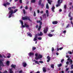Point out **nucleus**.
Segmentation results:
<instances>
[{
	"mask_svg": "<svg viewBox=\"0 0 73 73\" xmlns=\"http://www.w3.org/2000/svg\"><path fill=\"white\" fill-rule=\"evenodd\" d=\"M11 57V55H8L7 56V58H10Z\"/></svg>",
	"mask_w": 73,
	"mask_h": 73,
	"instance_id": "nucleus-61",
	"label": "nucleus"
},
{
	"mask_svg": "<svg viewBox=\"0 0 73 73\" xmlns=\"http://www.w3.org/2000/svg\"><path fill=\"white\" fill-rule=\"evenodd\" d=\"M2 56L3 57H4V58H7V57L6 56H5V55L3 54V55H2Z\"/></svg>",
	"mask_w": 73,
	"mask_h": 73,
	"instance_id": "nucleus-55",
	"label": "nucleus"
},
{
	"mask_svg": "<svg viewBox=\"0 0 73 73\" xmlns=\"http://www.w3.org/2000/svg\"><path fill=\"white\" fill-rule=\"evenodd\" d=\"M19 2L21 4L22 3V0H19Z\"/></svg>",
	"mask_w": 73,
	"mask_h": 73,
	"instance_id": "nucleus-57",
	"label": "nucleus"
},
{
	"mask_svg": "<svg viewBox=\"0 0 73 73\" xmlns=\"http://www.w3.org/2000/svg\"><path fill=\"white\" fill-rule=\"evenodd\" d=\"M0 58H3V56L0 54Z\"/></svg>",
	"mask_w": 73,
	"mask_h": 73,
	"instance_id": "nucleus-63",
	"label": "nucleus"
},
{
	"mask_svg": "<svg viewBox=\"0 0 73 73\" xmlns=\"http://www.w3.org/2000/svg\"><path fill=\"white\" fill-rule=\"evenodd\" d=\"M38 62H40V63L41 64H43L44 63V62L42 61H40Z\"/></svg>",
	"mask_w": 73,
	"mask_h": 73,
	"instance_id": "nucleus-42",
	"label": "nucleus"
},
{
	"mask_svg": "<svg viewBox=\"0 0 73 73\" xmlns=\"http://www.w3.org/2000/svg\"><path fill=\"white\" fill-rule=\"evenodd\" d=\"M18 11V9H15L14 11V12L13 10H11V11H13V13H16Z\"/></svg>",
	"mask_w": 73,
	"mask_h": 73,
	"instance_id": "nucleus-13",
	"label": "nucleus"
},
{
	"mask_svg": "<svg viewBox=\"0 0 73 73\" xmlns=\"http://www.w3.org/2000/svg\"><path fill=\"white\" fill-rule=\"evenodd\" d=\"M71 12H70L69 13L68 15V17H71Z\"/></svg>",
	"mask_w": 73,
	"mask_h": 73,
	"instance_id": "nucleus-27",
	"label": "nucleus"
},
{
	"mask_svg": "<svg viewBox=\"0 0 73 73\" xmlns=\"http://www.w3.org/2000/svg\"><path fill=\"white\" fill-rule=\"evenodd\" d=\"M0 73H8V71L7 70H5V71H4L3 73H2V72L0 71Z\"/></svg>",
	"mask_w": 73,
	"mask_h": 73,
	"instance_id": "nucleus-33",
	"label": "nucleus"
},
{
	"mask_svg": "<svg viewBox=\"0 0 73 73\" xmlns=\"http://www.w3.org/2000/svg\"><path fill=\"white\" fill-rule=\"evenodd\" d=\"M48 36L49 37H51L53 36V35L49 33V34H48Z\"/></svg>",
	"mask_w": 73,
	"mask_h": 73,
	"instance_id": "nucleus-21",
	"label": "nucleus"
},
{
	"mask_svg": "<svg viewBox=\"0 0 73 73\" xmlns=\"http://www.w3.org/2000/svg\"><path fill=\"white\" fill-rule=\"evenodd\" d=\"M38 40H42V38L41 37H39L38 38Z\"/></svg>",
	"mask_w": 73,
	"mask_h": 73,
	"instance_id": "nucleus-40",
	"label": "nucleus"
},
{
	"mask_svg": "<svg viewBox=\"0 0 73 73\" xmlns=\"http://www.w3.org/2000/svg\"><path fill=\"white\" fill-rule=\"evenodd\" d=\"M29 25L25 23L24 24V25H22V28H25V27H26V28H28L29 27Z\"/></svg>",
	"mask_w": 73,
	"mask_h": 73,
	"instance_id": "nucleus-5",
	"label": "nucleus"
},
{
	"mask_svg": "<svg viewBox=\"0 0 73 73\" xmlns=\"http://www.w3.org/2000/svg\"><path fill=\"white\" fill-rule=\"evenodd\" d=\"M47 1H48V3L49 4H50V5H51V4H52V3H52V1L47 0Z\"/></svg>",
	"mask_w": 73,
	"mask_h": 73,
	"instance_id": "nucleus-15",
	"label": "nucleus"
},
{
	"mask_svg": "<svg viewBox=\"0 0 73 73\" xmlns=\"http://www.w3.org/2000/svg\"><path fill=\"white\" fill-rule=\"evenodd\" d=\"M11 8H12V9H15V8H16V7H11Z\"/></svg>",
	"mask_w": 73,
	"mask_h": 73,
	"instance_id": "nucleus-59",
	"label": "nucleus"
},
{
	"mask_svg": "<svg viewBox=\"0 0 73 73\" xmlns=\"http://www.w3.org/2000/svg\"><path fill=\"white\" fill-rule=\"evenodd\" d=\"M50 59H48L47 60V62H49V61H50Z\"/></svg>",
	"mask_w": 73,
	"mask_h": 73,
	"instance_id": "nucleus-49",
	"label": "nucleus"
},
{
	"mask_svg": "<svg viewBox=\"0 0 73 73\" xmlns=\"http://www.w3.org/2000/svg\"><path fill=\"white\" fill-rule=\"evenodd\" d=\"M46 7L47 9H49V6L48 5V3H47L46 5Z\"/></svg>",
	"mask_w": 73,
	"mask_h": 73,
	"instance_id": "nucleus-26",
	"label": "nucleus"
},
{
	"mask_svg": "<svg viewBox=\"0 0 73 73\" xmlns=\"http://www.w3.org/2000/svg\"><path fill=\"white\" fill-rule=\"evenodd\" d=\"M69 24H68L66 26V28H65V29H66V28H69Z\"/></svg>",
	"mask_w": 73,
	"mask_h": 73,
	"instance_id": "nucleus-30",
	"label": "nucleus"
},
{
	"mask_svg": "<svg viewBox=\"0 0 73 73\" xmlns=\"http://www.w3.org/2000/svg\"><path fill=\"white\" fill-rule=\"evenodd\" d=\"M7 3H4L3 4V6H4L5 7H7Z\"/></svg>",
	"mask_w": 73,
	"mask_h": 73,
	"instance_id": "nucleus-37",
	"label": "nucleus"
},
{
	"mask_svg": "<svg viewBox=\"0 0 73 73\" xmlns=\"http://www.w3.org/2000/svg\"><path fill=\"white\" fill-rule=\"evenodd\" d=\"M20 23H21V25H23V21H22L21 20H20Z\"/></svg>",
	"mask_w": 73,
	"mask_h": 73,
	"instance_id": "nucleus-32",
	"label": "nucleus"
},
{
	"mask_svg": "<svg viewBox=\"0 0 73 73\" xmlns=\"http://www.w3.org/2000/svg\"><path fill=\"white\" fill-rule=\"evenodd\" d=\"M46 13L47 14V17H48V16H49V13L48 12V10H46Z\"/></svg>",
	"mask_w": 73,
	"mask_h": 73,
	"instance_id": "nucleus-22",
	"label": "nucleus"
},
{
	"mask_svg": "<svg viewBox=\"0 0 73 73\" xmlns=\"http://www.w3.org/2000/svg\"><path fill=\"white\" fill-rule=\"evenodd\" d=\"M40 13L41 14L43 13H44V11H42L40 12Z\"/></svg>",
	"mask_w": 73,
	"mask_h": 73,
	"instance_id": "nucleus-60",
	"label": "nucleus"
},
{
	"mask_svg": "<svg viewBox=\"0 0 73 73\" xmlns=\"http://www.w3.org/2000/svg\"><path fill=\"white\" fill-rule=\"evenodd\" d=\"M27 35H28L29 36H30V37H32V35L30 33H27Z\"/></svg>",
	"mask_w": 73,
	"mask_h": 73,
	"instance_id": "nucleus-20",
	"label": "nucleus"
},
{
	"mask_svg": "<svg viewBox=\"0 0 73 73\" xmlns=\"http://www.w3.org/2000/svg\"><path fill=\"white\" fill-rule=\"evenodd\" d=\"M31 3H36V0H32L31 1Z\"/></svg>",
	"mask_w": 73,
	"mask_h": 73,
	"instance_id": "nucleus-23",
	"label": "nucleus"
},
{
	"mask_svg": "<svg viewBox=\"0 0 73 73\" xmlns=\"http://www.w3.org/2000/svg\"><path fill=\"white\" fill-rule=\"evenodd\" d=\"M68 70H69V68H67L66 69V72H67V71H68Z\"/></svg>",
	"mask_w": 73,
	"mask_h": 73,
	"instance_id": "nucleus-56",
	"label": "nucleus"
},
{
	"mask_svg": "<svg viewBox=\"0 0 73 73\" xmlns=\"http://www.w3.org/2000/svg\"><path fill=\"white\" fill-rule=\"evenodd\" d=\"M66 5H64V9H66Z\"/></svg>",
	"mask_w": 73,
	"mask_h": 73,
	"instance_id": "nucleus-43",
	"label": "nucleus"
},
{
	"mask_svg": "<svg viewBox=\"0 0 73 73\" xmlns=\"http://www.w3.org/2000/svg\"><path fill=\"white\" fill-rule=\"evenodd\" d=\"M48 31V27H46V29H44L43 30V32L44 34H46V33H47V32Z\"/></svg>",
	"mask_w": 73,
	"mask_h": 73,
	"instance_id": "nucleus-6",
	"label": "nucleus"
},
{
	"mask_svg": "<svg viewBox=\"0 0 73 73\" xmlns=\"http://www.w3.org/2000/svg\"><path fill=\"white\" fill-rule=\"evenodd\" d=\"M33 41H37V38H34Z\"/></svg>",
	"mask_w": 73,
	"mask_h": 73,
	"instance_id": "nucleus-35",
	"label": "nucleus"
},
{
	"mask_svg": "<svg viewBox=\"0 0 73 73\" xmlns=\"http://www.w3.org/2000/svg\"><path fill=\"white\" fill-rule=\"evenodd\" d=\"M70 20H73V17H71V18L70 19Z\"/></svg>",
	"mask_w": 73,
	"mask_h": 73,
	"instance_id": "nucleus-51",
	"label": "nucleus"
},
{
	"mask_svg": "<svg viewBox=\"0 0 73 73\" xmlns=\"http://www.w3.org/2000/svg\"><path fill=\"white\" fill-rule=\"evenodd\" d=\"M64 59H62L61 60V62L62 63V62H64Z\"/></svg>",
	"mask_w": 73,
	"mask_h": 73,
	"instance_id": "nucleus-50",
	"label": "nucleus"
},
{
	"mask_svg": "<svg viewBox=\"0 0 73 73\" xmlns=\"http://www.w3.org/2000/svg\"><path fill=\"white\" fill-rule=\"evenodd\" d=\"M33 16H35V17L36 16V12H35V11H34V13L33 15Z\"/></svg>",
	"mask_w": 73,
	"mask_h": 73,
	"instance_id": "nucleus-36",
	"label": "nucleus"
},
{
	"mask_svg": "<svg viewBox=\"0 0 73 73\" xmlns=\"http://www.w3.org/2000/svg\"><path fill=\"white\" fill-rule=\"evenodd\" d=\"M70 60V58H69L68 59H67V61H68L69 60V62H70V65H72V62H73V61H72V60Z\"/></svg>",
	"mask_w": 73,
	"mask_h": 73,
	"instance_id": "nucleus-7",
	"label": "nucleus"
},
{
	"mask_svg": "<svg viewBox=\"0 0 73 73\" xmlns=\"http://www.w3.org/2000/svg\"><path fill=\"white\" fill-rule=\"evenodd\" d=\"M35 56H36V57H38L37 56H38V54L36 53L35 54Z\"/></svg>",
	"mask_w": 73,
	"mask_h": 73,
	"instance_id": "nucleus-44",
	"label": "nucleus"
},
{
	"mask_svg": "<svg viewBox=\"0 0 73 73\" xmlns=\"http://www.w3.org/2000/svg\"><path fill=\"white\" fill-rule=\"evenodd\" d=\"M58 66L59 67V68H60V67L61 66H62V64L61 63L60 64H58Z\"/></svg>",
	"mask_w": 73,
	"mask_h": 73,
	"instance_id": "nucleus-31",
	"label": "nucleus"
},
{
	"mask_svg": "<svg viewBox=\"0 0 73 73\" xmlns=\"http://www.w3.org/2000/svg\"><path fill=\"white\" fill-rule=\"evenodd\" d=\"M9 13H11L10 15H9V18H10L12 17V14H13V11H9Z\"/></svg>",
	"mask_w": 73,
	"mask_h": 73,
	"instance_id": "nucleus-9",
	"label": "nucleus"
},
{
	"mask_svg": "<svg viewBox=\"0 0 73 73\" xmlns=\"http://www.w3.org/2000/svg\"><path fill=\"white\" fill-rule=\"evenodd\" d=\"M37 23H40V24L39 26V27L38 28V31H40L41 30V25H42V23L41 21H36Z\"/></svg>",
	"mask_w": 73,
	"mask_h": 73,
	"instance_id": "nucleus-1",
	"label": "nucleus"
},
{
	"mask_svg": "<svg viewBox=\"0 0 73 73\" xmlns=\"http://www.w3.org/2000/svg\"><path fill=\"white\" fill-rule=\"evenodd\" d=\"M1 66H4L3 62H2L1 60H0V68H1Z\"/></svg>",
	"mask_w": 73,
	"mask_h": 73,
	"instance_id": "nucleus-8",
	"label": "nucleus"
},
{
	"mask_svg": "<svg viewBox=\"0 0 73 73\" xmlns=\"http://www.w3.org/2000/svg\"><path fill=\"white\" fill-rule=\"evenodd\" d=\"M25 9H28V6H26L25 8Z\"/></svg>",
	"mask_w": 73,
	"mask_h": 73,
	"instance_id": "nucleus-52",
	"label": "nucleus"
},
{
	"mask_svg": "<svg viewBox=\"0 0 73 73\" xmlns=\"http://www.w3.org/2000/svg\"><path fill=\"white\" fill-rule=\"evenodd\" d=\"M60 50V48H58V47H57V51H59Z\"/></svg>",
	"mask_w": 73,
	"mask_h": 73,
	"instance_id": "nucleus-53",
	"label": "nucleus"
},
{
	"mask_svg": "<svg viewBox=\"0 0 73 73\" xmlns=\"http://www.w3.org/2000/svg\"><path fill=\"white\" fill-rule=\"evenodd\" d=\"M16 67V66L15 65H14L13 64H11V67L13 68L14 69H15Z\"/></svg>",
	"mask_w": 73,
	"mask_h": 73,
	"instance_id": "nucleus-11",
	"label": "nucleus"
},
{
	"mask_svg": "<svg viewBox=\"0 0 73 73\" xmlns=\"http://www.w3.org/2000/svg\"><path fill=\"white\" fill-rule=\"evenodd\" d=\"M34 61L35 62V64H38V65H40V63H38V62L37 61H36L35 60H34Z\"/></svg>",
	"mask_w": 73,
	"mask_h": 73,
	"instance_id": "nucleus-18",
	"label": "nucleus"
},
{
	"mask_svg": "<svg viewBox=\"0 0 73 73\" xmlns=\"http://www.w3.org/2000/svg\"><path fill=\"white\" fill-rule=\"evenodd\" d=\"M47 59H50L51 58L49 56H48L47 57Z\"/></svg>",
	"mask_w": 73,
	"mask_h": 73,
	"instance_id": "nucleus-38",
	"label": "nucleus"
},
{
	"mask_svg": "<svg viewBox=\"0 0 73 73\" xmlns=\"http://www.w3.org/2000/svg\"><path fill=\"white\" fill-rule=\"evenodd\" d=\"M9 73H13V71H12V69H9Z\"/></svg>",
	"mask_w": 73,
	"mask_h": 73,
	"instance_id": "nucleus-25",
	"label": "nucleus"
},
{
	"mask_svg": "<svg viewBox=\"0 0 73 73\" xmlns=\"http://www.w3.org/2000/svg\"><path fill=\"white\" fill-rule=\"evenodd\" d=\"M51 68H53V69L54 68V65L52 64V65H51Z\"/></svg>",
	"mask_w": 73,
	"mask_h": 73,
	"instance_id": "nucleus-39",
	"label": "nucleus"
},
{
	"mask_svg": "<svg viewBox=\"0 0 73 73\" xmlns=\"http://www.w3.org/2000/svg\"><path fill=\"white\" fill-rule=\"evenodd\" d=\"M43 72H46V69L43 70Z\"/></svg>",
	"mask_w": 73,
	"mask_h": 73,
	"instance_id": "nucleus-54",
	"label": "nucleus"
},
{
	"mask_svg": "<svg viewBox=\"0 0 73 73\" xmlns=\"http://www.w3.org/2000/svg\"><path fill=\"white\" fill-rule=\"evenodd\" d=\"M6 64L7 66H9V61H7Z\"/></svg>",
	"mask_w": 73,
	"mask_h": 73,
	"instance_id": "nucleus-24",
	"label": "nucleus"
},
{
	"mask_svg": "<svg viewBox=\"0 0 73 73\" xmlns=\"http://www.w3.org/2000/svg\"><path fill=\"white\" fill-rule=\"evenodd\" d=\"M53 24H57L58 23L57 21H54L52 22Z\"/></svg>",
	"mask_w": 73,
	"mask_h": 73,
	"instance_id": "nucleus-17",
	"label": "nucleus"
},
{
	"mask_svg": "<svg viewBox=\"0 0 73 73\" xmlns=\"http://www.w3.org/2000/svg\"><path fill=\"white\" fill-rule=\"evenodd\" d=\"M43 17H45V18H46V14H43Z\"/></svg>",
	"mask_w": 73,
	"mask_h": 73,
	"instance_id": "nucleus-34",
	"label": "nucleus"
},
{
	"mask_svg": "<svg viewBox=\"0 0 73 73\" xmlns=\"http://www.w3.org/2000/svg\"><path fill=\"white\" fill-rule=\"evenodd\" d=\"M41 2H42V0H40L39 1V2L38 3V4L39 5H41Z\"/></svg>",
	"mask_w": 73,
	"mask_h": 73,
	"instance_id": "nucleus-19",
	"label": "nucleus"
},
{
	"mask_svg": "<svg viewBox=\"0 0 73 73\" xmlns=\"http://www.w3.org/2000/svg\"><path fill=\"white\" fill-rule=\"evenodd\" d=\"M24 14H25V9L23 10Z\"/></svg>",
	"mask_w": 73,
	"mask_h": 73,
	"instance_id": "nucleus-46",
	"label": "nucleus"
},
{
	"mask_svg": "<svg viewBox=\"0 0 73 73\" xmlns=\"http://www.w3.org/2000/svg\"><path fill=\"white\" fill-rule=\"evenodd\" d=\"M22 19L23 20H29L31 22H32V20L30 19V18L28 16L25 17H23L22 18Z\"/></svg>",
	"mask_w": 73,
	"mask_h": 73,
	"instance_id": "nucleus-2",
	"label": "nucleus"
},
{
	"mask_svg": "<svg viewBox=\"0 0 73 73\" xmlns=\"http://www.w3.org/2000/svg\"><path fill=\"white\" fill-rule=\"evenodd\" d=\"M68 53H69L70 54H72V53L71 51H68Z\"/></svg>",
	"mask_w": 73,
	"mask_h": 73,
	"instance_id": "nucleus-45",
	"label": "nucleus"
},
{
	"mask_svg": "<svg viewBox=\"0 0 73 73\" xmlns=\"http://www.w3.org/2000/svg\"><path fill=\"white\" fill-rule=\"evenodd\" d=\"M23 67H26L27 66V64L25 62H24L23 63Z\"/></svg>",
	"mask_w": 73,
	"mask_h": 73,
	"instance_id": "nucleus-12",
	"label": "nucleus"
},
{
	"mask_svg": "<svg viewBox=\"0 0 73 73\" xmlns=\"http://www.w3.org/2000/svg\"><path fill=\"white\" fill-rule=\"evenodd\" d=\"M22 72H23V71L22 70H21L19 72V73H22Z\"/></svg>",
	"mask_w": 73,
	"mask_h": 73,
	"instance_id": "nucleus-58",
	"label": "nucleus"
},
{
	"mask_svg": "<svg viewBox=\"0 0 73 73\" xmlns=\"http://www.w3.org/2000/svg\"><path fill=\"white\" fill-rule=\"evenodd\" d=\"M42 58V56L41 54H39L38 55V57H36L35 58V59L36 60H39V59H40V58Z\"/></svg>",
	"mask_w": 73,
	"mask_h": 73,
	"instance_id": "nucleus-4",
	"label": "nucleus"
},
{
	"mask_svg": "<svg viewBox=\"0 0 73 73\" xmlns=\"http://www.w3.org/2000/svg\"><path fill=\"white\" fill-rule=\"evenodd\" d=\"M32 50H36V48L34 47H33L32 48Z\"/></svg>",
	"mask_w": 73,
	"mask_h": 73,
	"instance_id": "nucleus-28",
	"label": "nucleus"
},
{
	"mask_svg": "<svg viewBox=\"0 0 73 73\" xmlns=\"http://www.w3.org/2000/svg\"><path fill=\"white\" fill-rule=\"evenodd\" d=\"M63 0H58L57 2L58 4L56 5V7H58L59 6H60L61 3H62Z\"/></svg>",
	"mask_w": 73,
	"mask_h": 73,
	"instance_id": "nucleus-3",
	"label": "nucleus"
},
{
	"mask_svg": "<svg viewBox=\"0 0 73 73\" xmlns=\"http://www.w3.org/2000/svg\"><path fill=\"white\" fill-rule=\"evenodd\" d=\"M70 73H73V70H72L70 72Z\"/></svg>",
	"mask_w": 73,
	"mask_h": 73,
	"instance_id": "nucleus-64",
	"label": "nucleus"
},
{
	"mask_svg": "<svg viewBox=\"0 0 73 73\" xmlns=\"http://www.w3.org/2000/svg\"><path fill=\"white\" fill-rule=\"evenodd\" d=\"M37 35L38 36H41L43 35V33L41 32H40V34H37Z\"/></svg>",
	"mask_w": 73,
	"mask_h": 73,
	"instance_id": "nucleus-10",
	"label": "nucleus"
},
{
	"mask_svg": "<svg viewBox=\"0 0 73 73\" xmlns=\"http://www.w3.org/2000/svg\"><path fill=\"white\" fill-rule=\"evenodd\" d=\"M37 37H38V35H37V34H36L35 36V38H37Z\"/></svg>",
	"mask_w": 73,
	"mask_h": 73,
	"instance_id": "nucleus-48",
	"label": "nucleus"
},
{
	"mask_svg": "<svg viewBox=\"0 0 73 73\" xmlns=\"http://www.w3.org/2000/svg\"><path fill=\"white\" fill-rule=\"evenodd\" d=\"M8 9L9 10V11H13V10L12 9V7H9Z\"/></svg>",
	"mask_w": 73,
	"mask_h": 73,
	"instance_id": "nucleus-29",
	"label": "nucleus"
},
{
	"mask_svg": "<svg viewBox=\"0 0 73 73\" xmlns=\"http://www.w3.org/2000/svg\"><path fill=\"white\" fill-rule=\"evenodd\" d=\"M34 55V53L33 52H30L29 53V56H33Z\"/></svg>",
	"mask_w": 73,
	"mask_h": 73,
	"instance_id": "nucleus-16",
	"label": "nucleus"
},
{
	"mask_svg": "<svg viewBox=\"0 0 73 73\" xmlns=\"http://www.w3.org/2000/svg\"><path fill=\"white\" fill-rule=\"evenodd\" d=\"M62 49H63V47L60 48H59V50H62Z\"/></svg>",
	"mask_w": 73,
	"mask_h": 73,
	"instance_id": "nucleus-62",
	"label": "nucleus"
},
{
	"mask_svg": "<svg viewBox=\"0 0 73 73\" xmlns=\"http://www.w3.org/2000/svg\"><path fill=\"white\" fill-rule=\"evenodd\" d=\"M6 3V5H9L10 4V3H8V2H7Z\"/></svg>",
	"mask_w": 73,
	"mask_h": 73,
	"instance_id": "nucleus-41",
	"label": "nucleus"
},
{
	"mask_svg": "<svg viewBox=\"0 0 73 73\" xmlns=\"http://www.w3.org/2000/svg\"><path fill=\"white\" fill-rule=\"evenodd\" d=\"M55 9V7L54 6H53L51 9L52 11L53 12H54V10Z\"/></svg>",
	"mask_w": 73,
	"mask_h": 73,
	"instance_id": "nucleus-14",
	"label": "nucleus"
},
{
	"mask_svg": "<svg viewBox=\"0 0 73 73\" xmlns=\"http://www.w3.org/2000/svg\"><path fill=\"white\" fill-rule=\"evenodd\" d=\"M54 50V48L52 47V52H53Z\"/></svg>",
	"mask_w": 73,
	"mask_h": 73,
	"instance_id": "nucleus-47",
	"label": "nucleus"
}]
</instances>
